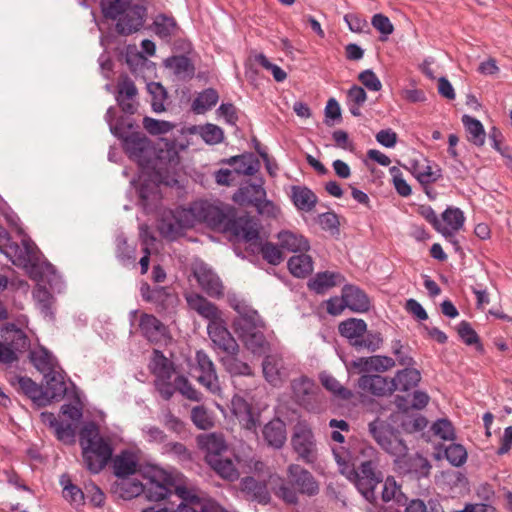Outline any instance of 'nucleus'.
<instances>
[{"instance_id":"57","label":"nucleus","mask_w":512,"mask_h":512,"mask_svg":"<svg viewBox=\"0 0 512 512\" xmlns=\"http://www.w3.org/2000/svg\"><path fill=\"white\" fill-rule=\"evenodd\" d=\"M143 127L151 135H162L171 131L175 124L145 116L143 118Z\"/></svg>"},{"instance_id":"44","label":"nucleus","mask_w":512,"mask_h":512,"mask_svg":"<svg viewBox=\"0 0 512 512\" xmlns=\"http://www.w3.org/2000/svg\"><path fill=\"white\" fill-rule=\"evenodd\" d=\"M238 354H228L221 358L222 365L231 376H253L250 365L241 361Z\"/></svg>"},{"instance_id":"34","label":"nucleus","mask_w":512,"mask_h":512,"mask_svg":"<svg viewBox=\"0 0 512 512\" xmlns=\"http://www.w3.org/2000/svg\"><path fill=\"white\" fill-rule=\"evenodd\" d=\"M164 63L167 68L173 69L175 75L183 79L191 80L195 76V65L185 54L171 56Z\"/></svg>"},{"instance_id":"53","label":"nucleus","mask_w":512,"mask_h":512,"mask_svg":"<svg viewBox=\"0 0 512 512\" xmlns=\"http://www.w3.org/2000/svg\"><path fill=\"white\" fill-rule=\"evenodd\" d=\"M444 456L454 467H460L467 461V450L461 444L452 443L444 450Z\"/></svg>"},{"instance_id":"21","label":"nucleus","mask_w":512,"mask_h":512,"mask_svg":"<svg viewBox=\"0 0 512 512\" xmlns=\"http://www.w3.org/2000/svg\"><path fill=\"white\" fill-rule=\"evenodd\" d=\"M263 179L259 178L258 183H252L250 180L241 184L238 190L233 194L232 200L243 207H252L261 198L266 197V190L263 187Z\"/></svg>"},{"instance_id":"48","label":"nucleus","mask_w":512,"mask_h":512,"mask_svg":"<svg viewBox=\"0 0 512 512\" xmlns=\"http://www.w3.org/2000/svg\"><path fill=\"white\" fill-rule=\"evenodd\" d=\"M319 379L322 386L337 398L341 400H350L353 397L352 391L342 386L332 375L323 372L319 375Z\"/></svg>"},{"instance_id":"20","label":"nucleus","mask_w":512,"mask_h":512,"mask_svg":"<svg viewBox=\"0 0 512 512\" xmlns=\"http://www.w3.org/2000/svg\"><path fill=\"white\" fill-rule=\"evenodd\" d=\"M396 384L391 378L384 377L378 374L375 375H362L358 379V388L374 396L390 395L395 391Z\"/></svg>"},{"instance_id":"11","label":"nucleus","mask_w":512,"mask_h":512,"mask_svg":"<svg viewBox=\"0 0 512 512\" xmlns=\"http://www.w3.org/2000/svg\"><path fill=\"white\" fill-rule=\"evenodd\" d=\"M9 383L18 394L31 400L34 408L40 409L49 405L47 391H44V387L30 377L14 375L9 379Z\"/></svg>"},{"instance_id":"61","label":"nucleus","mask_w":512,"mask_h":512,"mask_svg":"<svg viewBox=\"0 0 512 512\" xmlns=\"http://www.w3.org/2000/svg\"><path fill=\"white\" fill-rule=\"evenodd\" d=\"M390 174L392 176V182L396 192L402 197H408L412 193L411 186L407 183V181L403 178L402 172L396 166H393L389 169Z\"/></svg>"},{"instance_id":"33","label":"nucleus","mask_w":512,"mask_h":512,"mask_svg":"<svg viewBox=\"0 0 512 512\" xmlns=\"http://www.w3.org/2000/svg\"><path fill=\"white\" fill-rule=\"evenodd\" d=\"M280 247L289 252H307L310 249V243L303 235L293 233L289 230L280 231L277 235Z\"/></svg>"},{"instance_id":"58","label":"nucleus","mask_w":512,"mask_h":512,"mask_svg":"<svg viewBox=\"0 0 512 512\" xmlns=\"http://www.w3.org/2000/svg\"><path fill=\"white\" fill-rule=\"evenodd\" d=\"M200 136L205 143L209 145H216L223 141L224 132L221 127L207 123L200 127Z\"/></svg>"},{"instance_id":"54","label":"nucleus","mask_w":512,"mask_h":512,"mask_svg":"<svg viewBox=\"0 0 512 512\" xmlns=\"http://www.w3.org/2000/svg\"><path fill=\"white\" fill-rule=\"evenodd\" d=\"M191 420L193 424L201 430H208L214 426V420L204 405L192 408Z\"/></svg>"},{"instance_id":"62","label":"nucleus","mask_w":512,"mask_h":512,"mask_svg":"<svg viewBox=\"0 0 512 512\" xmlns=\"http://www.w3.org/2000/svg\"><path fill=\"white\" fill-rule=\"evenodd\" d=\"M325 114V124L327 126H333L334 122H341L342 120V112L341 107L338 103V101L335 98H330L325 106L324 110Z\"/></svg>"},{"instance_id":"15","label":"nucleus","mask_w":512,"mask_h":512,"mask_svg":"<svg viewBox=\"0 0 512 512\" xmlns=\"http://www.w3.org/2000/svg\"><path fill=\"white\" fill-rule=\"evenodd\" d=\"M139 329L142 336L151 344H159L172 339L168 326L153 314L144 312L140 315Z\"/></svg>"},{"instance_id":"37","label":"nucleus","mask_w":512,"mask_h":512,"mask_svg":"<svg viewBox=\"0 0 512 512\" xmlns=\"http://www.w3.org/2000/svg\"><path fill=\"white\" fill-rule=\"evenodd\" d=\"M391 379L396 384L395 391L408 392L421 381V373L416 368L405 367L398 370L395 377Z\"/></svg>"},{"instance_id":"29","label":"nucleus","mask_w":512,"mask_h":512,"mask_svg":"<svg viewBox=\"0 0 512 512\" xmlns=\"http://www.w3.org/2000/svg\"><path fill=\"white\" fill-rule=\"evenodd\" d=\"M138 465V459L132 451L122 450L113 459L114 475L119 479L130 477L137 472Z\"/></svg>"},{"instance_id":"27","label":"nucleus","mask_w":512,"mask_h":512,"mask_svg":"<svg viewBox=\"0 0 512 512\" xmlns=\"http://www.w3.org/2000/svg\"><path fill=\"white\" fill-rule=\"evenodd\" d=\"M65 372L60 368V371L56 369L45 373L44 379L46 387L44 391H47V397L49 399V405L52 401L62 400L67 393V384L64 379Z\"/></svg>"},{"instance_id":"36","label":"nucleus","mask_w":512,"mask_h":512,"mask_svg":"<svg viewBox=\"0 0 512 512\" xmlns=\"http://www.w3.org/2000/svg\"><path fill=\"white\" fill-rule=\"evenodd\" d=\"M366 328L367 323L363 319L348 318L339 323L338 332L352 346L353 341L364 336Z\"/></svg>"},{"instance_id":"43","label":"nucleus","mask_w":512,"mask_h":512,"mask_svg":"<svg viewBox=\"0 0 512 512\" xmlns=\"http://www.w3.org/2000/svg\"><path fill=\"white\" fill-rule=\"evenodd\" d=\"M178 302V297L172 292L171 288L164 286H155L153 297L150 303L156 305L158 311H167L174 307Z\"/></svg>"},{"instance_id":"51","label":"nucleus","mask_w":512,"mask_h":512,"mask_svg":"<svg viewBox=\"0 0 512 512\" xmlns=\"http://www.w3.org/2000/svg\"><path fill=\"white\" fill-rule=\"evenodd\" d=\"M61 484H63L62 493L65 500H67L76 509L84 506L85 494L81 488L73 484L70 479H67L66 483L62 480Z\"/></svg>"},{"instance_id":"25","label":"nucleus","mask_w":512,"mask_h":512,"mask_svg":"<svg viewBox=\"0 0 512 512\" xmlns=\"http://www.w3.org/2000/svg\"><path fill=\"white\" fill-rule=\"evenodd\" d=\"M262 436L269 447L281 449L287 440L285 422L279 417H274L263 426Z\"/></svg>"},{"instance_id":"26","label":"nucleus","mask_w":512,"mask_h":512,"mask_svg":"<svg viewBox=\"0 0 512 512\" xmlns=\"http://www.w3.org/2000/svg\"><path fill=\"white\" fill-rule=\"evenodd\" d=\"M1 334L16 354H23L30 349V339L27 334L14 323H5L1 327Z\"/></svg>"},{"instance_id":"45","label":"nucleus","mask_w":512,"mask_h":512,"mask_svg":"<svg viewBox=\"0 0 512 512\" xmlns=\"http://www.w3.org/2000/svg\"><path fill=\"white\" fill-rule=\"evenodd\" d=\"M115 254L123 266H136V247L130 245L126 237H117Z\"/></svg>"},{"instance_id":"38","label":"nucleus","mask_w":512,"mask_h":512,"mask_svg":"<svg viewBox=\"0 0 512 512\" xmlns=\"http://www.w3.org/2000/svg\"><path fill=\"white\" fill-rule=\"evenodd\" d=\"M461 121L467 132V140L477 147L484 145L486 140V132L483 124L470 115H463Z\"/></svg>"},{"instance_id":"60","label":"nucleus","mask_w":512,"mask_h":512,"mask_svg":"<svg viewBox=\"0 0 512 512\" xmlns=\"http://www.w3.org/2000/svg\"><path fill=\"white\" fill-rule=\"evenodd\" d=\"M156 27V34L161 38L170 37L173 34V30L176 28L177 23L173 17L161 14L154 22Z\"/></svg>"},{"instance_id":"3","label":"nucleus","mask_w":512,"mask_h":512,"mask_svg":"<svg viewBox=\"0 0 512 512\" xmlns=\"http://www.w3.org/2000/svg\"><path fill=\"white\" fill-rule=\"evenodd\" d=\"M194 220L205 223L213 230L230 233L235 238H241L246 243L260 240L257 222L248 213L238 216L234 206L213 204L207 200L195 202L190 206Z\"/></svg>"},{"instance_id":"22","label":"nucleus","mask_w":512,"mask_h":512,"mask_svg":"<svg viewBox=\"0 0 512 512\" xmlns=\"http://www.w3.org/2000/svg\"><path fill=\"white\" fill-rule=\"evenodd\" d=\"M341 295L346 307L355 313H366L371 308V301L367 293L357 285L345 284Z\"/></svg>"},{"instance_id":"47","label":"nucleus","mask_w":512,"mask_h":512,"mask_svg":"<svg viewBox=\"0 0 512 512\" xmlns=\"http://www.w3.org/2000/svg\"><path fill=\"white\" fill-rule=\"evenodd\" d=\"M33 297L37 302V305L42 314L45 316H49L50 318L54 317V312L52 310L53 303L55 301L52 293L46 288V286L37 284L33 290Z\"/></svg>"},{"instance_id":"19","label":"nucleus","mask_w":512,"mask_h":512,"mask_svg":"<svg viewBox=\"0 0 512 512\" xmlns=\"http://www.w3.org/2000/svg\"><path fill=\"white\" fill-rule=\"evenodd\" d=\"M231 411L244 429L257 432L260 413L256 412L248 401L241 396H234L231 401Z\"/></svg>"},{"instance_id":"8","label":"nucleus","mask_w":512,"mask_h":512,"mask_svg":"<svg viewBox=\"0 0 512 512\" xmlns=\"http://www.w3.org/2000/svg\"><path fill=\"white\" fill-rule=\"evenodd\" d=\"M359 453L367 457L358 465L355 485L361 495L371 504L377 503L376 487L383 482V473L378 469L377 451L371 445H362Z\"/></svg>"},{"instance_id":"24","label":"nucleus","mask_w":512,"mask_h":512,"mask_svg":"<svg viewBox=\"0 0 512 512\" xmlns=\"http://www.w3.org/2000/svg\"><path fill=\"white\" fill-rule=\"evenodd\" d=\"M196 441L199 449L205 451V462L222 456L228 448L224 436L220 433L200 434Z\"/></svg>"},{"instance_id":"32","label":"nucleus","mask_w":512,"mask_h":512,"mask_svg":"<svg viewBox=\"0 0 512 512\" xmlns=\"http://www.w3.org/2000/svg\"><path fill=\"white\" fill-rule=\"evenodd\" d=\"M291 200L295 207L301 211H311L317 204L316 194L307 186H291Z\"/></svg>"},{"instance_id":"5","label":"nucleus","mask_w":512,"mask_h":512,"mask_svg":"<svg viewBox=\"0 0 512 512\" xmlns=\"http://www.w3.org/2000/svg\"><path fill=\"white\" fill-rule=\"evenodd\" d=\"M186 301L190 309L209 321L207 332L214 345L225 352L226 355L238 354L239 345L227 329L226 322L222 318V312L216 304L199 293L187 295Z\"/></svg>"},{"instance_id":"17","label":"nucleus","mask_w":512,"mask_h":512,"mask_svg":"<svg viewBox=\"0 0 512 512\" xmlns=\"http://www.w3.org/2000/svg\"><path fill=\"white\" fill-rule=\"evenodd\" d=\"M116 87L115 99L121 111L127 115H134L138 109V104L135 102L138 90L134 81L127 74H122Z\"/></svg>"},{"instance_id":"52","label":"nucleus","mask_w":512,"mask_h":512,"mask_svg":"<svg viewBox=\"0 0 512 512\" xmlns=\"http://www.w3.org/2000/svg\"><path fill=\"white\" fill-rule=\"evenodd\" d=\"M281 249L280 245L277 246L269 241L259 243V252L261 253L262 258L273 266L279 265L284 260V255Z\"/></svg>"},{"instance_id":"18","label":"nucleus","mask_w":512,"mask_h":512,"mask_svg":"<svg viewBox=\"0 0 512 512\" xmlns=\"http://www.w3.org/2000/svg\"><path fill=\"white\" fill-rule=\"evenodd\" d=\"M240 491L248 501L261 505H267L271 502V494L265 480H258L253 476H245L240 480Z\"/></svg>"},{"instance_id":"39","label":"nucleus","mask_w":512,"mask_h":512,"mask_svg":"<svg viewBox=\"0 0 512 512\" xmlns=\"http://www.w3.org/2000/svg\"><path fill=\"white\" fill-rule=\"evenodd\" d=\"M145 490L144 484L138 479L130 477L120 479L113 484V492L124 500H131L141 495Z\"/></svg>"},{"instance_id":"4","label":"nucleus","mask_w":512,"mask_h":512,"mask_svg":"<svg viewBox=\"0 0 512 512\" xmlns=\"http://www.w3.org/2000/svg\"><path fill=\"white\" fill-rule=\"evenodd\" d=\"M287 478L270 475L272 492L287 505L299 504V495L315 497L320 492V484L315 476L299 464H290L287 467Z\"/></svg>"},{"instance_id":"14","label":"nucleus","mask_w":512,"mask_h":512,"mask_svg":"<svg viewBox=\"0 0 512 512\" xmlns=\"http://www.w3.org/2000/svg\"><path fill=\"white\" fill-rule=\"evenodd\" d=\"M291 444L294 451L305 463L312 464L315 462L314 434L307 424L298 423L295 426L294 433L291 438Z\"/></svg>"},{"instance_id":"23","label":"nucleus","mask_w":512,"mask_h":512,"mask_svg":"<svg viewBox=\"0 0 512 512\" xmlns=\"http://www.w3.org/2000/svg\"><path fill=\"white\" fill-rule=\"evenodd\" d=\"M196 360L198 369L201 374L197 377L200 384L205 386L210 392L215 393L220 390L216 369L209 358V356L203 351H197Z\"/></svg>"},{"instance_id":"64","label":"nucleus","mask_w":512,"mask_h":512,"mask_svg":"<svg viewBox=\"0 0 512 512\" xmlns=\"http://www.w3.org/2000/svg\"><path fill=\"white\" fill-rule=\"evenodd\" d=\"M146 61L142 52L137 51L134 45H128L125 52V62L132 73H136L138 67Z\"/></svg>"},{"instance_id":"40","label":"nucleus","mask_w":512,"mask_h":512,"mask_svg":"<svg viewBox=\"0 0 512 512\" xmlns=\"http://www.w3.org/2000/svg\"><path fill=\"white\" fill-rule=\"evenodd\" d=\"M222 479L233 482L239 478V471L230 458L217 457L206 462Z\"/></svg>"},{"instance_id":"63","label":"nucleus","mask_w":512,"mask_h":512,"mask_svg":"<svg viewBox=\"0 0 512 512\" xmlns=\"http://www.w3.org/2000/svg\"><path fill=\"white\" fill-rule=\"evenodd\" d=\"M432 430L434 434L443 440H454L455 431L450 420L443 418L438 419L433 425Z\"/></svg>"},{"instance_id":"50","label":"nucleus","mask_w":512,"mask_h":512,"mask_svg":"<svg viewBox=\"0 0 512 512\" xmlns=\"http://www.w3.org/2000/svg\"><path fill=\"white\" fill-rule=\"evenodd\" d=\"M240 156H245V158L241 159V161H238L232 169L237 176H253L256 172H258L260 162L253 153L246 152L240 154Z\"/></svg>"},{"instance_id":"7","label":"nucleus","mask_w":512,"mask_h":512,"mask_svg":"<svg viewBox=\"0 0 512 512\" xmlns=\"http://www.w3.org/2000/svg\"><path fill=\"white\" fill-rule=\"evenodd\" d=\"M105 19L117 21L115 30L119 35L128 36L142 29L147 17V8L132 4L130 0H114L101 12Z\"/></svg>"},{"instance_id":"13","label":"nucleus","mask_w":512,"mask_h":512,"mask_svg":"<svg viewBox=\"0 0 512 512\" xmlns=\"http://www.w3.org/2000/svg\"><path fill=\"white\" fill-rule=\"evenodd\" d=\"M192 274L200 288L209 297L220 299L224 296V286L219 276L204 262L192 267Z\"/></svg>"},{"instance_id":"6","label":"nucleus","mask_w":512,"mask_h":512,"mask_svg":"<svg viewBox=\"0 0 512 512\" xmlns=\"http://www.w3.org/2000/svg\"><path fill=\"white\" fill-rule=\"evenodd\" d=\"M79 444L85 468L91 474L100 473L111 461L113 447L108 438L100 436L96 422L85 423L79 431Z\"/></svg>"},{"instance_id":"28","label":"nucleus","mask_w":512,"mask_h":512,"mask_svg":"<svg viewBox=\"0 0 512 512\" xmlns=\"http://www.w3.org/2000/svg\"><path fill=\"white\" fill-rule=\"evenodd\" d=\"M174 486V480L171 476L165 475L162 481L150 477L144 485V494L149 501L158 502L166 499L172 494L171 487Z\"/></svg>"},{"instance_id":"10","label":"nucleus","mask_w":512,"mask_h":512,"mask_svg":"<svg viewBox=\"0 0 512 512\" xmlns=\"http://www.w3.org/2000/svg\"><path fill=\"white\" fill-rule=\"evenodd\" d=\"M194 226V221L189 209H175L165 212L158 225L159 233L169 241H175L183 236L185 230Z\"/></svg>"},{"instance_id":"49","label":"nucleus","mask_w":512,"mask_h":512,"mask_svg":"<svg viewBox=\"0 0 512 512\" xmlns=\"http://www.w3.org/2000/svg\"><path fill=\"white\" fill-rule=\"evenodd\" d=\"M219 100L216 89L207 88L203 90L193 101L192 110L197 114H202L215 106Z\"/></svg>"},{"instance_id":"42","label":"nucleus","mask_w":512,"mask_h":512,"mask_svg":"<svg viewBox=\"0 0 512 512\" xmlns=\"http://www.w3.org/2000/svg\"><path fill=\"white\" fill-rule=\"evenodd\" d=\"M287 266L290 273L297 278H305L313 271L312 258L305 252L290 257Z\"/></svg>"},{"instance_id":"59","label":"nucleus","mask_w":512,"mask_h":512,"mask_svg":"<svg viewBox=\"0 0 512 512\" xmlns=\"http://www.w3.org/2000/svg\"><path fill=\"white\" fill-rule=\"evenodd\" d=\"M135 127L134 121H128L124 116H120L116 119V122L111 124L110 132L123 143V138L133 132Z\"/></svg>"},{"instance_id":"12","label":"nucleus","mask_w":512,"mask_h":512,"mask_svg":"<svg viewBox=\"0 0 512 512\" xmlns=\"http://www.w3.org/2000/svg\"><path fill=\"white\" fill-rule=\"evenodd\" d=\"M175 171L176 170L169 172L167 182L159 181L154 172H144L148 175V178L143 179L136 189L139 198V205L145 211L160 200V184L171 185L172 182H176V179L174 178Z\"/></svg>"},{"instance_id":"30","label":"nucleus","mask_w":512,"mask_h":512,"mask_svg":"<svg viewBox=\"0 0 512 512\" xmlns=\"http://www.w3.org/2000/svg\"><path fill=\"white\" fill-rule=\"evenodd\" d=\"M345 277L340 272H318L308 283V287L317 294H323L328 289L340 285Z\"/></svg>"},{"instance_id":"9","label":"nucleus","mask_w":512,"mask_h":512,"mask_svg":"<svg viewBox=\"0 0 512 512\" xmlns=\"http://www.w3.org/2000/svg\"><path fill=\"white\" fill-rule=\"evenodd\" d=\"M232 326L246 348L254 355L262 356L270 352V343L264 333L257 330L258 327H263L264 323L256 310H250L242 317L235 319Z\"/></svg>"},{"instance_id":"2","label":"nucleus","mask_w":512,"mask_h":512,"mask_svg":"<svg viewBox=\"0 0 512 512\" xmlns=\"http://www.w3.org/2000/svg\"><path fill=\"white\" fill-rule=\"evenodd\" d=\"M368 432L384 452L394 457V465L400 475L417 481L430 476L431 462L420 453L408 454L409 448L397 427L376 417L369 422Z\"/></svg>"},{"instance_id":"35","label":"nucleus","mask_w":512,"mask_h":512,"mask_svg":"<svg viewBox=\"0 0 512 512\" xmlns=\"http://www.w3.org/2000/svg\"><path fill=\"white\" fill-rule=\"evenodd\" d=\"M150 372L156 376V379L166 378L171 379L175 372V366L162 351L154 349L153 357L149 364Z\"/></svg>"},{"instance_id":"16","label":"nucleus","mask_w":512,"mask_h":512,"mask_svg":"<svg viewBox=\"0 0 512 512\" xmlns=\"http://www.w3.org/2000/svg\"><path fill=\"white\" fill-rule=\"evenodd\" d=\"M295 401L307 411H315L318 406L317 391L314 381L307 376L294 379L291 383Z\"/></svg>"},{"instance_id":"41","label":"nucleus","mask_w":512,"mask_h":512,"mask_svg":"<svg viewBox=\"0 0 512 512\" xmlns=\"http://www.w3.org/2000/svg\"><path fill=\"white\" fill-rule=\"evenodd\" d=\"M381 484V499L383 502L387 503L395 500L398 505H406L408 497L401 491V487L393 476H388L385 480L383 479Z\"/></svg>"},{"instance_id":"31","label":"nucleus","mask_w":512,"mask_h":512,"mask_svg":"<svg viewBox=\"0 0 512 512\" xmlns=\"http://www.w3.org/2000/svg\"><path fill=\"white\" fill-rule=\"evenodd\" d=\"M28 358L35 369L43 375L59 366L53 354L42 345L39 346L38 350H29Z\"/></svg>"},{"instance_id":"56","label":"nucleus","mask_w":512,"mask_h":512,"mask_svg":"<svg viewBox=\"0 0 512 512\" xmlns=\"http://www.w3.org/2000/svg\"><path fill=\"white\" fill-rule=\"evenodd\" d=\"M441 216L443 221L454 231H459L464 226L465 216L458 207H447Z\"/></svg>"},{"instance_id":"1","label":"nucleus","mask_w":512,"mask_h":512,"mask_svg":"<svg viewBox=\"0 0 512 512\" xmlns=\"http://www.w3.org/2000/svg\"><path fill=\"white\" fill-rule=\"evenodd\" d=\"M121 146L143 172H154L159 181L167 182L169 172L176 170L180 163L175 139L161 137L153 142L142 132H131L123 138Z\"/></svg>"},{"instance_id":"46","label":"nucleus","mask_w":512,"mask_h":512,"mask_svg":"<svg viewBox=\"0 0 512 512\" xmlns=\"http://www.w3.org/2000/svg\"><path fill=\"white\" fill-rule=\"evenodd\" d=\"M456 330L458 336L463 341V343H465L467 346H474L476 351L481 354L485 352L484 346L480 340L479 335L472 328L471 324L468 321H461L457 325Z\"/></svg>"},{"instance_id":"55","label":"nucleus","mask_w":512,"mask_h":512,"mask_svg":"<svg viewBox=\"0 0 512 512\" xmlns=\"http://www.w3.org/2000/svg\"><path fill=\"white\" fill-rule=\"evenodd\" d=\"M175 388L176 391L189 400L200 402L203 399L202 393L196 390L184 375H178L175 378Z\"/></svg>"}]
</instances>
